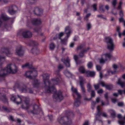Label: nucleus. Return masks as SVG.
Here are the masks:
<instances>
[{
    "label": "nucleus",
    "mask_w": 125,
    "mask_h": 125,
    "mask_svg": "<svg viewBox=\"0 0 125 125\" xmlns=\"http://www.w3.org/2000/svg\"><path fill=\"white\" fill-rule=\"evenodd\" d=\"M91 91V96L92 97H94L95 96V92L94 90H92Z\"/></svg>",
    "instance_id": "8fccbe9b"
},
{
    "label": "nucleus",
    "mask_w": 125,
    "mask_h": 125,
    "mask_svg": "<svg viewBox=\"0 0 125 125\" xmlns=\"http://www.w3.org/2000/svg\"><path fill=\"white\" fill-rule=\"evenodd\" d=\"M118 84L120 85L122 87H123L124 86L125 84V82L122 81L120 79H119L118 82Z\"/></svg>",
    "instance_id": "473e14b6"
},
{
    "label": "nucleus",
    "mask_w": 125,
    "mask_h": 125,
    "mask_svg": "<svg viewBox=\"0 0 125 125\" xmlns=\"http://www.w3.org/2000/svg\"><path fill=\"white\" fill-rule=\"evenodd\" d=\"M74 58L76 61H77L78 59L77 56L76 55H74Z\"/></svg>",
    "instance_id": "e2e57ef3"
},
{
    "label": "nucleus",
    "mask_w": 125,
    "mask_h": 125,
    "mask_svg": "<svg viewBox=\"0 0 125 125\" xmlns=\"http://www.w3.org/2000/svg\"><path fill=\"white\" fill-rule=\"evenodd\" d=\"M112 55L110 54L106 53L102 55L101 58L99 59L100 63H104L107 61L109 60L112 57Z\"/></svg>",
    "instance_id": "6e6552de"
},
{
    "label": "nucleus",
    "mask_w": 125,
    "mask_h": 125,
    "mask_svg": "<svg viewBox=\"0 0 125 125\" xmlns=\"http://www.w3.org/2000/svg\"><path fill=\"white\" fill-rule=\"evenodd\" d=\"M30 44L32 46H37L38 44L37 42L33 41H31Z\"/></svg>",
    "instance_id": "c9c22d12"
},
{
    "label": "nucleus",
    "mask_w": 125,
    "mask_h": 125,
    "mask_svg": "<svg viewBox=\"0 0 125 125\" xmlns=\"http://www.w3.org/2000/svg\"><path fill=\"white\" fill-rule=\"evenodd\" d=\"M48 117L50 121L52 120L53 119V116L52 115H48Z\"/></svg>",
    "instance_id": "69168bd1"
},
{
    "label": "nucleus",
    "mask_w": 125,
    "mask_h": 125,
    "mask_svg": "<svg viewBox=\"0 0 125 125\" xmlns=\"http://www.w3.org/2000/svg\"><path fill=\"white\" fill-rule=\"evenodd\" d=\"M2 108L5 111L7 112L8 113L10 112V110L6 106H2Z\"/></svg>",
    "instance_id": "4c0bfd02"
},
{
    "label": "nucleus",
    "mask_w": 125,
    "mask_h": 125,
    "mask_svg": "<svg viewBox=\"0 0 125 125\" xmlns=\"http://www.w3.org/2000/svg\"><path fill=\"white\" fill-rule=\"evenodd\" d=\"M79 71L82 73H85V71L84 67L83 66H80L79 68Z\"/></svg>",
    "instance_id": "7c9ffc66"
},
{
    "label": "nucleus",
    "mask_w": 125,
    "mask_h": 125,
    "mask_svg": "<svg viewBox=\"0 0 125 125\" xmlns=\"http://www.w3.org/2000/svg\"><path fill=\"white\" fill-rule=\"evenodd\" d=\"M6 73L7 72L5 69H1L0 71V80L1 78H3L6 75Z\"/></svg>",
    "instance_id": "4be33fe9"
},
{
    "label": "nucleus",
    "mask_w": 125,
    "mask_h": 125,
    "mask_svg": "<svg viewBox=\"0 0 125 125\" xmlns=\"http://www.w3.org/2000/svg\"><path fill=\"white\" fill-rule=\"evenodd\" d=\"M7 73L14 74L18 71L17 67L14 64H8L5 69Z\"/></svg>",
    "instance_id": "20e7f679"
},
{
    "label": "nucleus",
    "mask_w": 125,
    "mask_h": 125,
    "mask_svg": "<svg viewBox=\"0 0 125 125\" xmlns=\"http://www.w3.org/2000/svg\"><path fill=\"white\" fill-rule=\"evenodd\" d=\"M34 12L35 15L41 16L42 14L43 11L42 9L36 7L35 9Z\"/></svg>",
    "instance_id": "dca6fc26"
},
{
    "label": "nucleus",
    "mask_w": 125,
    "mask_h": 125,
    "mask_svg": "<svg viewBox=\"0 0 125 125\" xmlns=\"http://www.w3.org/2000/svg\"><path fill=\"white\" fill-rule=\"evenodd\" d=\"M119 21L120 22L123 23L125 20L123 17H121L119 19Z\"/></svg>",
    "instance_id": "4d7b16f0"
},
{
    "label": "nucleus",
    "mask_w": 125,
    "mask_h": 125,
    "mask_svg": "<svg viewBox=\"0 0 125 125\" xmlns=\"http://www.w3.org/2000/svg\"><path fill=\"white\" fill-rule=\"evenodd\" d=\"M97 113L96 114L95 118V121L98 120L102 124L103 122L100 118V115L101 114V112H100V109L99 106H98L97 107Z\"/></svg>",
    "instance_id": "ddd939ff"
},
{
    "label": "nucleus",
    "mask_w": 125,
    "mask_h": 125,
    "mask_svg": "<svg viewBox=\"0 0 125 125\" xmlns=\"http://www.w3.org/2000/svg\"><path fill=\"white\" fill-rule=\"evenodd\" d=\"M33 110H31V112L35 114H37L39 113V106L36 105H35L33 107Z\"/></svg>",
    "instance_id": "412c9836"
},
{
    "label": "nucleus",
    "mask_w": 125,
    "mask_h": 125,
    "mask_svg": "<svg viewBox=\"0 0 125 125\" xmlns=\"http://www.w3.org/2000/svg\"><path fill=\"white\" fill-rule=\"evenodd\" d=\"M87 91L89 92L91 91L92 89V86L90 83H88L87 85Z\"/></svg>",
    "instance_id": "e433bc0d"
},
{
    "label": "nucleus",
    "mask_w": 125,
    "mask_h": 125,
    "mask_svg": "<svg viewBox=\"0 0 125 125\" xmlns=\"http://www.w3.org/2000/svg\"><path fill=\"white\" fill-rule=\"evenodd\" d=\"M0 100L4 102H7V99L6 95L3 93H0Z\"/></svg>",
    "instance_id": "f3484780"
},
{
    "label": "nucleus",
    "mask_w": 125,
    "mask_h": 125,
    "mask_svg": "<svg viewBox=\"0 0 125 125\" xmlns=\"http://www.w3.org/2000/svg\"><path fill=\"white\" fill-rule=\"evenodd\" d=\"M16 54L19 56H23L24 53V51L21 45L18 46L15 50Z\"/></svg>",
    "instance_id": "1a4fd4ad"
},
{
    "label": "nucleus",
    "mask_w": 125,
    "mask_h": 125,
    "mask_svg": "<svg viewBox=\"0 0 125 125\" xmlns=\"http://www.w3.org/2000/svg\"><path fill=\"white\" fill-rule=\"evenodd\" d=\"M44 83L42 84V85H41L42 84L39 80H38L36 79H35L33 80V82L32 83V85L34 87H39L40 86L43 87L44 88Z\"/></svg>",
    "instance_id": "9b49d317"
},
{
    "label": "nucleus",
    "mask_w": 125,
    "mask_h": 125,
    "mask_svg": "<svg viewBox=\"0 0 125 125\" xmlns=\"http://www.w3.org/2000/svg\"><path fill=\"white\" fill-rule=\"evenodd\" d=\"M1 52L2 54L6 55L7 56L10 57L12 53L9 51L7 48H3L1 49Z\"/></svg>",
    "instance_id": "2eb2a0df"
},
{
    "label": "nucleus",
    "mask_w": 125,
    "mask_h": 125,
    "mask_svg": "<svg viewBox=\"0 0 125 125\" xmlns=\"http://www.w3.org/2000/svg\"><path fill=\"white\" fill-rule=\"evenodd\" d=\"M63 68V66L61 64H60L58 66V68L59 69H62Z\"/></svg>",
    "instance_id": "0e129e2a"
},
{
    "label": "nucleus",
    "mask_w": 125,
    "mask_h": 125,
    "mask_svg": "<svg viewBox=\"0 0 125 125\" xmlns=\"http://www.w3.org/2000/svg\"><path fill=\"white\" fill-rule=\"evenodd\" d=\"M1 18H0V27L1 25L2 21V20L4 21H7L9 19V18L7 16H2Z\"/></svg>",
    "instance_id": "c756f323"
},
{
    "label": "nucleus",
    "mask_w": 125,
    "mask_h": 125,
    "mask_svg": "<svg viewBox=\"0 0 125 125\" xmlns=\"http://www.w3.org/2000/svg\"><path fill=\"white\" fill-rule=\"evenodd\" d=\"M23 36L25 38H28L32 36V33L28 30H26L23 31L22 33Z\"/></svg>",
    "instance_id": "4468645a"
},
{
    "label": "nucleus",
    "mask_w": 125,
    "mask_h": 125,
    "mask_svg": "<svg viewBox=\"0 0 125 125\" xmlns=\"http://www.w3.org/2000/svg\"><path fill=\"white\" fill-rule=\"evenodd\" d=\"M64 35V33L63 32H61L59 35V38L60 39H61V37L62 36Z\"/></svg>",
    "instance_id": "5fc2aeb1"
},
{
    "label": "nucleus",
    "mask_w": 125,
    "mask_h": 125,
    "mask_svg": "<svg viewBox=\"0 0 125 125\" xmlns=\"http://www.w3.org/2000/svg\"><path fill=\"white\" fill-rule=\"evenodd\" d=\"M27 67L29 68H31V65H30L28 63H27L25 64L22 65L21 67L22 68H24Z\"/></svg>",
    "instance_id": "72a5a7b5"
},
{
    "label": "nucleus",
    "mask_w": 125,
    "mask_h": 125,
    "mask_svg": "<svg viewBox=\"0 0 125 125\" xmlns=\"http://www.w3.org/2000/svg\"><path fill=\"white\" fill-rule=\"evenodd\" d=\"M42 22V21L40 19H34L31 21L32 23L34 25L40 24Z\"/></svg>",
    "instance_id": "a211bd4d"
},
{
    "label": "nucleus",
    "mask_w": 125,
    "mask_h": 125,
    "mask_svg": "<svg viewBox=\"0 0 125 125\" xmlns=\"http://www.w3.org/2000/svg\"><path fill=\"white\" fill-rule=\"evenodd\" d=\"M54 98L57 101L59 100V101H60L62 100L63 98V97L62 92L59 91L55 93L54 94Z\"/></svg>",
    "instance_id": "f8f14e48"
},
{
    "label": "nucleus",
    "mask_w": 125,
    "mask_h": 125,
    "mask_svg": "<svg viewBox=\"0 0 125 125\" xmlns=\"http://www.w3.org/2000/svg\"><path fill=\"white\" fill-rule=\"evenodd\" d=\"M55 48L54 44L53 43H51L50 45V48L51 50H53Z\"/></svg>",
    "instance_id": "37998d69"
},
{
    "label": "nucleus",
    "mask_w": 125,
    "mask_h": 125,
    "mask_svg": "<svg viewBox=\"0 0 125 125\" xmlns=\"http://www.w3.org/2000/svg\"><path fill=\"white\" fill-rule=\"evenodd\" d=\"M113 87V86L112 85H106L105 86L106 88L109 90H111Z\"/></svg>",
    "instance_id": "ea45409f"
},
{
    "label": "nucleus",
    "mask_w": 125,
    "mask_h": 125,
    "mask_svg": "<svg viewBox=\"0 0 125 125\" xmlns=\"http://www.w3.org/2000/svg\"><path fill=\"white\" fill-rule=\"evenodd\" d=\"M104 5L101 3L99 4V9L100 11L101 12L104 13L105 12V10L104 8Z\"/></svg>",
    "instance_id": "c85d7f7f"
},
{
    "label": "nucleus",
    "mask_w": 125,
    "mask_h": 125,
    "mask_svg": "<svg viewBox=\"0 0 125 125\" xmlns=\"http://www.w3.org/2000/svg\"><path fill=\"white\" fill-rule=\"evenodd\" d=\"M86 73L87 74V76L93 77L95 75V73L94 71H87L86 72Z\"/></svg>",
    "instance_id": "b1692460"
},
{
    "label": "nucleus",
    "mask_w": 125,
    "mask_h": 125,
    "mask_svg": "<svg viewBox=\"0 0 125 125\" xmlns=\"http://www.w3.org/2000/svg\"><path fill=\"white\" fill-rule=\"evenodd\" d=\"M30 93H33V91L31 88H29L27 89V92Z\"/></svg>",
    "instance_id": "de8ad7c7"
},
{
    "label": "nucleus",
    "mask_w": 125,
    "mask_h": 125,
    "mask_svg": "<svg viewBox=\"0 0 125 125\" xmlns=\"http://www.w3.org/2000/svg\"><path fill=\"white\" fill-rule=\"evenodd\" d=\"M100 84L98 83L96 84H94V86L96 90L98 89L100 87Z\"/></svg>",
    "instance_id": "a18cd8bd"
},
{
    "label": "nucleus",
    "mask_w": 125,
    "mask_h": 125,
    "mask_svg": "<svg viewBox=\"0 0 125 125\" xmlns=\"http://www.w3.org/2000/svg\"><path fill=\"white\" fill-rule=\"evenodd\" d=\"M55 73L59 77L54 78L51 79V82L49 80V74L45 73L42 75L44 86L45 91L48 93H52L53 91L55 92L56 90L53 85L58 84L60 82V78L61 75L58 70L55 71Z\"/></svg>",
    "instance_id": "f257e3e1"
},
{
    "label": "nucleus",
    "mask_w": 125,
    "mask_h": 125,
    "mask_svg": "<svg viewBox=\"0 0 125 125\" xmlns=\"http://www.w3.org/2000/svg\"><path fill=\"white\" fill-rule=\"evenodd\" d=\"M118 91L119 93L121 95H122V94L123 93L125 94V89L124 90H118Z\"/></svg>",
    "instance_id": "49530a36"
},
{
    "label": "nucleus",
    "mask_w": 125,
    "mask_h": 125,
    "mask_svg": "<svg viewBox=\"0 0 125 125\" xmlns=\"http://www.w3.org/2000/svg\"><path fill=\"white\" fill-rule=\"evenodd\" d=\"M73 113L71 112L69 113L68 116L61 117L58 120V122L60 124L65 125H69L72 123V120L69 116H72L73 115Z\"/></svg>",
    "instance_id": "7ed1b4c3"
},
{
    "label": "nucleus",
    "mask_w": 125,
    "mask_h": 125,
    "mask_svg": "<svg viewBox=\"0 0 125 125\" xmlns=\"http://www.w3.org/2000/svg\"><path fill=\"white\" fill-rule=\"evenodd\" d=\"M64 73L65 75L67 77H69L71 75V73L67 70H66L65 71Z\"/></svg>",
    "instance_id": "a19ab883"
},
{
    "label": "nucleus",
    "mask_w": 125,
    "mask_h": 125,
    "mask_svg": "<svg viewBox=\"0 0 125 125\" xmlns=\"http://www.w3.org/2000/svg\"><path fill=\"white\" fill-rule=\"evenodd\" d=\"M112 4L114 7H115L117 3V0H113L112 2Z\"/></svg>",
    "instance_id": "c03bdc74"
},
{
    "label": "nucleus",
    "mask_w": 125,
    "mask_h": 125,
    "mask_svg": "<svg viewBox=\"0 0 125 125\" xmlns=\"http://www.w3.org/2000/svg\"><path fill=\"white\" fill-rule=\"evenodd\" d=\"M25 75L27 78L30 79H32V71H27L25 73Z\"/></svg>",
    "instance_id": "a878e982"
},
{
    "label": "nucleus",
    "mask_w": 125,
    "mask_h": 125,
    "mask_svg": "<svg viewBox=\"0 0 125 125\" xmlns=\"http://www.w3.org/2000/svg\"><path fill=\"white\" fill-rule=\"evenodd\" d=\"M32 78L33 77H35L37 75V71L36 70H33L32 71Z\"/></svg>",
    "instance_id": "f704fd0d"
},
{
    "label": "nucleus",
    "mask_w": 125,
    "mask_h": 125,
    "mask_svg": "<svg viewBox=\"0 0 125 125\" xmlns=\"http://www.w3.org/2000/svg\"><path fill=\"white\" fill-rule=\"evenodd\" d=\"M65 32L66 34V36L65 38L63 39H60L61 40V43L63 44L66 45L67 39L69 37L71 33L72 32L71 28L69 26L66 27L65 28Z\"/></svg>",
    "instance_id": "39448f33"
},
{
    "label": "nucleus",
    "mask_w": 125,
    "mask_h": 125,
    "mask_svg": "<svg viewBox=\"0 0 125 125\" xmlns=\"http://www.w3.org/2000/svg\"><path fill=\"white\" fill-rule=\"evenodd\" d=\"M19 90L22 92L26 93L27 92V87L25 85L21 86L19 88Z\"/></svg>",
    "instance_id": "393cba45"
},
{
    "label": "nucleus",
    "mask_w": 125,
    "mask_h": 125,
    "mask_svg": "<svg viewBox=\"0 0 125 125\" xmlns=\"http://www.w3.org/2000/svg\"><path fill=\"white\" fill-rule=\"evenodd\" d=\"M18 8L16 6L12 5L9 7L8 12L11 15H13L17 12Z\"/></svg>",
    "instance_id": "9d476101"
},
{
    "label": "nucleus",
    "mask_w": 125,
    "mask_h": 125,
    "mask_svg": "<svg viewBox=\"0 0 125 125\" xmlns=\"http://www.w3.org/2000/svg\"><path fill=\"white\" fill-rule=\"evenodd\" d=\"M89 124L88 121H86L83 124V125H88Z\"/></svg>",
    "instance_id": "774afa93"
},
{
    "label": "nucleus",
    "mask_w": 125,
    "mask_h": 125,
    "mask_svg": "<svg viewBox=\"0 0 125 125\" xmlns=\"http://www.w3.org/2000/svg\"><path fill=\"white\" fill-rule=\"evenodd\" d=\"M81 98H78V97L75 99L74 103V105L76 107L78 106L80 104V99Z\"/></svg>",
    "instance_id": "cd10ccee"
},
{
    "label": "nucleus",
    "mask_w": 125,
    "mask_h": 125,
    "mask_svg": "<svg viewBox=\"0 0 125 125\" xmlns=\"http://www.w3.org/2000/svg\"><path fill=\"white\" fill-rule=\"evenodd\" d=\"M71 90L73 92V97H74V94H75L77 95L78 98H81V95L78 92L77 89L74 88L73 86H72Z\"/></svg>",
    "instance_id": "6ab92c4d"
},
{
    "label": "nucleus",
    "mask_w": 125,
    "mask_h": 125,
    "mask_svg": "<svg viewBox=\"0 0 125 125\" xmlns=\"http://www.w3.org/2000/svg\"><path fill=\"white\" fill-rule=\"evenodd\" d=\"M103 91L102 89H101L97 91V93L98 94L102 93L103 92Z\"/></svg>",
    "instance_id": "680f3d73"
},
{
    "label": "nucleus",
    "mask_w": 125,
    "mask_h": 125,
    "mask_svg": "<svg viewBox=\"0 0 125 125\" xmlns=\"http://www.w3.org/2000/svg\"><path fill=\"white\" fill-rule=\"evenodd\" d=\"M85 46L84 44H82L78 46L77 48V50H82L79 54V56L82 58L84 56V53L87 52L89 49L90 48L88 47L86 48H85Z\"/></svg>",
    "instance_id": "0eeeda50"
},
{
    "label": "nucleus",
    "mask_w": 125,
    "mask_h": 125,
    "mask_svg": "<svg viewBox=\"0 0 125 125\" xmlns=\"http://www.w3.org/2000/svg\"><path fill=\"white\" fill-rule=\"evenodd\" d=\"M87 66L89 68L91 69L93 67V64L91 62H88L87 64Z\"/></svg>",
    "instance_id": "79ce46f5"
},
{
    "label": "nucleus",
    "mask_w": 125,
    "mask_h": 125,
    "mask_svg": "<svg viewBox=\"0 0 125 125\" xmlns=\"http://www.w3.org/2000/svg\"><path fill=\"white\" fill-rule=\"evenodd\" d=\"M5 59V57L0 56V67H1L2 64V63L0 61L2 59Z\"/></svg>",
    "instance_id": "603ef678"
},
{
    "label": "nucleus",
    "mask_w": 125,
    "mask_h": 125,
    "mask_svg": "<svg viewBox=\"0 0 125 125\" xmlns=\"http://www.w3.org/2000/svg\"><path fill=\"white\" fill-rule=\"evenodd\" d=\"M105 40L107 44V49L111 51H113L114 45L112 39L110 37H106L105 38Z\"/></svg>",
    "instance_id": "423d86ee"
},
{
    "label": "nucleus",
    "mask_w": 125,
    "mask_h": 125,
    "mask_svg": "<svg viewBox=\"0 0 125 125\" xmlns=\"http://www.w3.org/2000/svg\"><path fill=\"white\" fill-rule=\"evenodd\" d=\"M61 60L65 64L67 67L70 66V60L68 57H67L66 60H65L64 58H62L61 59Z\"/></svg>",
    "instance_id": "aec40b11"
},
{
    "label": "nucleus",
    "mask_w": 125,
    "mask_h": 125,
    "mask_svg": "<svg viewBox=\"0 0 125 125\" xmlns=\"http://www.w3.org/2000/svg\"><path fill=\"white\" fill-rule=\"evenodd\" d=\"M118 105L119 106H123L124 104L123 102H119L118 103Z\"/></svg>",
    "instance_id": "6e6d98bb"
},
{
    "label": "nucleus",
    "mask_w": 125,
    "mask_h": 125,
    "mask_svg": "<svg viewBox=\"0 0 125 125\" xmlns=\"http://www.w3.org/2000/svg\"><path fill=\"white\" fill-rule=\"evenodd\" d=\"M118 122L119 124H120L123 125L125 123V120L119 121Z\"/></svg>",
    "instance_id": "3c124183"
},
{
    "label": "nucleus",
    "mask_w": 125,
    "mask_h": 125,
    "mask_svg": "<svg viewBox=\"0 0 125 125\" xmlns=\"http://www.w3.org/2000/svg\"><path fill=\"white\" fill-rule=\"evenodd\" d=\"M111 115L113 118H115L116 116V114L114 110H110Z\"/></svg>",
    "instance_id": "2f4dec72"
},
{
    "label": "nucleus",
    "mask_w": 125,
    "mask_h": 125,
    "mask_svg": "<svg viewBox=\"0 0 125 125\" xmlns=\"http://www.w3.org/2000/svg\"><path fill=\"white\" fill-rule=\"evenodd\" d=\"M79 83L81 87H84V81L85 80L83 77L82 76H79Z\"/></svg>",
    "instance_id": "5701e85b"
},
{
    "label": "nucleus",
    "mask_w": 125,
    "mask_h": 125,
    "mask_svg": "<svg viewBox=\"0 0 125 125\" xmlns=\"http://www.w3.org/2000/svg\"><path fill=\"white\" fill-rule=\"evenodd\" d=\"M105 9L107 10H108L110 8L109 6L108 5H106L105 6Z\"/></svg>",
    "instance_id": "bf43d9fd"
},
{
    "label": "nucleus",
    "mask_w": 125,
    "mask_h": 125,
    "mask_svg": "<svg viewBox=\"0 0 125 125\" xmlns=\"http://www.w3.org/2000/svg\"><path fill=\"white\" fill-rule=\"evenodd\" d=\"M31 52L33 54L36 55L39 53V51L37 48L35 47L32 48Z\"/></svg>",
    "instance_id": "bb28decb"
},
{
    "label": "nucleus",
    "mask_w": 125,
    "mask_h": 125,
    "mask_svg": "<svg viewBox=\"0 0 125 125\" xmlns=\"http://www.w3.org/2000/svg\"><path fill=\"white\" fill-rule=\"evenodd\" d=\"M87 30H89L91 27V25L90 23H88L87 24Z\"/></svg>",
    "instance_id": "09e8293b"
},
{
    "label": "nucleus",
    "mask_w": 125,
    "mask_h": 125,
    "mask_svg": "<svg viewBox=\"0 0 125 125\" xmlns=\"http://www.w3.org/2000/svg\"><path fill=\"white\" fill-rule=\"evenodd\" d=\"M96 104V102H95L93 101L92 103V105L93 107H94Z\"/></svg>",
    "instance_id": "338daca9"
},
{
    "label": "nucleus",
    "mask_w": 125,
    "mask_h": 125,
    "mask_svg": "<svg viewBox=\"0 0 125 125\" xmlns=\"http://www.w3.org/2000/svg\"><path fill=\"white\" fill-rule=\"evenodd\" d=\"M81 89L82 91V92L83 94L84 93L86 92V90L85 88L84 87H81Z\"/></svg>",
    "instance_id": "864d4df0"
},
{
    "label": "nucleus",
    "mask_w": 125,
    "mask_h": 125,
    "mask_svg": "<svg viewBox=\"0 0 125 125\" xmlns=\"http://www.w3.org/2000/svg\"><path fill=\"white\" fill-rule=\"evenodd\" d=\"M97 4L96 3H94L92 5V7L94 11H95L97 10Z\"/></svg>",
    "instance_id": "58836bf2"
},
{
    "label": "nucleus",
    "mask_w": 125,
    "mask_h": 125,
    "mask_svg": "<svg viewBox=\"0 0 125 125\" xmlns=\"http://www.w3.org/2000/svg\"><path fill=\"white\" fill-rule=\"evenodd\" d=\"M96 69L97 70L100 71L101 70V67L100 66L98 65H96Z\"/></svg>",
    "instance_id": "13d9d810"
},
{
    "label": "nucleus",
    "mask_w": 125,
    "mask_h": 125,
    "mask_svg": "<svg viewBox=\"0 0 125 125\" xmlns=\"http://www.w3.org/2000/svg\"><path fill=\"white\" fill-rule=\"evenodd\" d=\"M34 31H35L38 32L40 31V29H39L38 28H34Z\"/></svg>",
    "instance_id": "052dcab7"
},
{
    "label": "nucleus",
    "mask_w": 125,
    "mask_h": 125,
    "mask_svg": "<svg viewBox=\"0 0 125 125\" xmlns=\"http://www.w3.org/2000/svg\"><path fill=\"white\" fill-rule=\"evenodd\" d=\"M25 99L24 102L25 104H22L21 106V108L25 110H28L30 109L31 105L29 104V99L28 98H26L23 97H21L18 95L17 97L15 96H12L10 98L11 100L13 102L16 103L17 104H20L23 99ZM29 113V112L28 111Z\"/></svg>",
    "instance_id": "f03ea898"
}]
</instances>
